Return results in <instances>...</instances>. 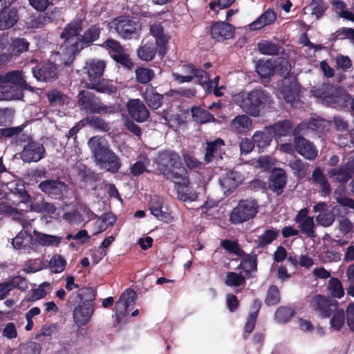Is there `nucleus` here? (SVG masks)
I'll use <instances>...</instances> for the list:
<instances>
[{
	"instance_id": "nucleus-1",
	"label": "nucleus",
	"mask_w": 354,
	"mask_h": 354,
	"mask_svg": "<svg viewBox=\"0 0 354 354\" xmlns=\"http://www.w3.org/2000/svg\"><path fill=\"white\" fill-rule=\"evenodd\" d=\"M236 105L247 115L257 118L261 111L271 102L270 93L261 87L250 91H242L233 97Z\"/></svg>"
},
{
	"instance_id": "nucleus-2",
	"label": "nucleus",
	"mask_w": 354,
	"mask_h": 354,
	"mask_svg": "<svg viewBox=\"0 0 354 354\" xmlns=\"http://www.w3.org/2000/svg\"><path fill=\"white\" fill-rule=\"evenodd\" d=\"M156 163L158 171L165 179L171 182L185 179L188 171L176 151L171 149L160 151Z\"/></svg>"
},
{
	"instance_id": "nucleus-3",
	"label": "nucleus",
	"mask_w": 354,
	"mask_h": 354,
	"mask_svg": "<svg viewBox=\"0 0 354 354\" xmlns=\"http://www.w3.org/2000/svg\"><path fill=\"white\" fill-rule=\"evenodd\" d=\"M106 66L105 61L98 59H90L85 62L83 70L88 80L86 84V88L107 94L115 91V87L103 77Z\"/></svg>"
},
{
	"instance_id": "nucleus-4",
	"label": "nucleus",
	"mask_w": 354,
	"mask_h": 354,
	"mask_svg": "<svg viewBox=\"0 0 354 354\" xmlns=\"http://www.w3.org/2000/svg\"><path fill=\"white\" fill-rule=\"evenodd\" d=\"M96 293L91 287H84L73 292L70 299L80 300L73 311V322L78 328L85 326L90 321L95 311V299Z\"/></svg>"
},
{
	"instance_id": "nucleus-5",
	"label": "nucleus",
	"mask_w": 354,
	"mask_h": 354,
	"mask_svg": "<svg viewBox=\"0 0 354 354\" xmlns=\"http://www.w3.org/2000/svg\"><path fill=\"white\" fill-rule=\"evenodd\" d=\"M88 145L97 164L110 173L118 171L122 166L121 160L105 140L94 136L89 139Z\"/></svg>"
},
{
	"instance_id": "nucleus-6",
	"label": "nucleus",
	"mask_w": 354,
	"mask_h": 354,
	"mask_svg": "<svg viewBox=\"0 0 354 354\" xmlns=\"http://www.w3.org/2000/svg\"><path fill=\"white\" fill-rule=\"evenodd\" d=\"M118 35L124 39H138L140 37L142 25L139 21L129 16L121 15L115 18L111 23Z\"/></svg>"
},
{
	"instance_id": "nucleus-7",
	"label": "nucleus",
	"mask_w": 354,
	"mask_h": 354,
	"mask_svg": "<svg viewBox=\"0 0 354 354\" xmlns=\"http://www.w3.org/2000/svg\"><path fill=\"white\" fill-rule=\"evenodd\" d=\"M102 28L99 24L90 26L81 35L77 37L75 42L72 45L73 54L68 55L67 59H64L65 66H70L75 60V56L84 48L90 46L95 41L100 39Z\"/></svg>"
},
{
	"instance_id": "nucleus-8",
	"label": "nucleus",
	"mask_w": 354,
	"mask_h": 354,
	"mask_svg": "<svg viewBox=\"0 0 354 354\" xmlns=\"http://www.w3.org/2000/svg\"><path fill=\"white\" fill-rule=\"evenodd\" d=\"M258 212L259 204L256 200H241L232 210L229 221L234 225L241 224L254 218Z\"/></svg>"
},
{
	"instance_id": "nucleus-9",
	"label": "nucleus",
	"mask_w": 354,
	"mask_h": 354,
	"mask_svg": "<svg viewBox=\"0 0 354 354\" xmlns=\"http://www.w3.org/2000/svg\"><path fill=\"white\" fill-rule=\"evenodd\" d=\"M77 97L80 109L84 111L86 113H106L111 109V106L104 104L99 97L88 91H80Z\"/></svg>"
},
{
	"instance_id": "nucleus-10",
	"label": "nucleus",
	"mask_w": 354,
	"mask_h": 354,
	"mask_svg": "<svg viewBox=\"0 0 354 354\" xmlns=\"http://www.w3.org/2000/svg\"><path fill=\"white\" fill-rule=\"evenodd\" d=\"M137 297L136 292L131 289H126L120 296L115 305V321L120 324L129 322L128 308L133 304Z\"/></svg>"
},
{
	"instance_id": "nucleus-11",
	"label": "nucleus",
	"mask_w": 354,
	"mask_h": 354,
	"mask_svg": "<svg viewBox=\"0 0 354 354\" xmlns=\"http://www.w3.org/2000/svg\"><path fill=\"white\" fill-rule=\"evenodd\" d=\"M338 305L337 300L319 294L313 296L310 301L311 309L322 319L330 317L338 308Z\"/></svg>"
},
{
	"instance_id": "nucleus-12",
	"label": "nucleus",
	"mask_w": 354,
	"mask_h": 354,
	"mask_svg": "<svg viewBox=\"0 0 354 354\" xmlns=\"http://www.w3.org/2000/svg\"><path fill=\"white\" fill-rule=\"evenodd\" d=\"M83 22L82 19H76L66 25L64 28L60 37L64 39V45L65 49L68 50V55L73 54V44L77 39L80 32L82 30Z\"/></svg>"
},
{
	"instance_id": "nucleus-13",
	"label": "nucleus",
	"mask_w": 354,
	"mask_h": 354,
	"mask_svg": "<svg viewBox=\"0 0 354 354\" xmlns=\"http://www.w3.org/2000/svg\"><path fill=\"white\" fill-rule=\"evenodd\" d=\"M32 73L37 80L45 82H53L59 77L58 66L49 60L37 63Z\"/></svg>"
},
{
	"instance_id": "nucleus-14",
	"label": "nucleus",
	"mask_w": 354,
	"mask_h": 354,
	"mask_svg": "<svg viewBox=\"0 0 354 354\" xmlns=\"http://www.w3.org/2000/svg\"><path fill=\"white\" fill-rule=\"evenodd\" d=\"M46 149L41 143L30 140L24 145L20 158L24 162H37L44 157Z\"/></svg>"
},
{
	"instance_id": "nucleus-15",
	"label": "nucleus",
	"mask_w": 354,
	"mask_h": 354,
	"mask_svg": "<svg viewBox=\"0 0 354 354\" xmlns=\"http://www.w3.org/2000/svg\"><path fill=\"white\" fill-rule=\"evenodd\" d=\"M59 12L58 8L55 7L54 9L44 13H36L29 15L25 19V25L28 29L41 28L46 24L53 22L56 19V13Z\"/></svg>"
},
{
	"instance_id": "nucleus-16",
	"label": "nucleus",
	"mask_w": 354,
	"mask_h": 354,
	"mask_svg": "<svg viewBox=\"0 0 354 354\" xmlns=\"http://www.w3.org/2000/svg\"><path fill=\"white\" fill-rule=\"evenodd\" d=\"M287 184V174L283 169L274 168L268 177V189L277 196L283 193Z\"/></svg>"
},
{
	"instance_id": "nucleus-17",
	"label": "nucleus",
	"mask_w": 354,
	"mask_h": 354,
	"mask_svg": "<svg viewBox=\"0 0 354 354\" xmlns=\"http://www.w3.org/2000/svg\"><path fill=\"white\" fill-rule=\"evenodd\" d=\"M38 188L45 194L52 198H60L68 189V185L59 179H46L41 181Z\"/></svg>"
},
{
	"instance_id": "nucleus-18",
	"label": "nucleus",
	"mask_w": 354,
	"mask_h": 354,
	"mask_svg": "<svg viewBox=\"0 0 354 354\" xmlns=\"http://www.w3.org/2000/svg\"><path fill=\"white\" fill-rule=\"evenodd\" d=\"M295 150L305 159L313 160L317 156V149L313 142L305 138L295 135Z\"/></svg>"
},
{
	"instance_id": "nucleus-19",
	"label": "nucleus",
	"mask_w": 354,
	"mask_h": 354,
	"mask_svg": "<svg viewBox=\"0 0 354 354\" xmlns=\"http://www.w3.org/2000/svg\"><path fill=\"white\" fill-rule=\"evenodd\" d=\"M127 109L131 118L137 122H143L150 116L149 110L139 99L130 100L127 102Z\"/></svg>"
},
{
	"instance_id": "nucleus-20",
	"label": "nucleus",
	"mask_w": 354,
	"mask_h": 354,
	"mask_svg": "<svg viewBox=\"0 0 354 354\" xmlns=\"http://www.w3.org/2000/svg\"><path fill=\"white\" fill-rule=\"evenodd\" d=\"M234 27L226 21L214 22L210 28V35L216 41H223L233 37Z\"/></svg>"
},
{
	"instance_id": "nucleus-21",
	"label": "nucleus",
	"mask_w": 354,
	"mask_h": 354,
	"mask_svg": "<svg viewBox=\"0 0 354 354\" xmlns=\"http://www.w3.org/2000/svg\"><path fill=\"white\" fill-rule=\"evenodd\" d=\"M185 179L172 181L177 189L178 198L182 201H194L197 199L196 192L189 187L190 180L188 172Z\"/></svg>"
},
{
	"instance_id": "nucleus-22",
	"label": "nucleus",
	"mask_w": 354,
	"mask_h": 354,
	"mask_svg": "<svg viewBox=\"0 0 354 354\" xmlns=\"http://www.w3.org/2000/svg\"><path fill=\"white\" fill-rule=\"evenodd\" d=\"M317 97L322 99L330 106H335L338 104L342 98V92L333 84L323 85L317 91Z\"/></svg>"
},
{
	"instance_id": "nucleus-23",
	"label": "nucleus",
	"mask_w": 354,
	"mask_h": 354,
	"mask_svg": "<svg viewBox=\"0 0 354 354\" xmlns=\"http://www.w3.org/2000/svg\"><path fill=\"white\" fill-rule=\"evenodd\" d=\"M277 20V15L273 9H268L254 21L248 25L251 31L259 30L264 27L273 24Z\"/></svg>"
},
{
	"instance_id": "nucleus-24",
	"label": "nucleus",
	"mask_w": 354,
	"mask_h": 354,
	"mask_svg": "<svg viewBox=\"0 0 354 354\" xmlns=\"http://www.w3.org/2000/svg\"><path fill=\"white\" fill-rule=\"evenodd\" d=\"M272 137L275 139L280 138L290 135L293 124L288 120L278 121L273 124L267 126Z\"/></svg>"
},
{
	"instance_id": "nucleus-25",
	"label": "nucleus",
	"mask_w": 354,
	"mask_h": 354,
	"mask_svg": "<svg viewBox=\"0 0 354 354\" xmlns=\"http://www.w3.org/2000/svg\"><path fill=\"white\" fill-rule=\"evenodd\" d=\"M224 145V140L220 138H218L213 141H207L206 142V148L204 155L205 162L207 163L212 162L217 156L221 158V148Z\"/></svg>"
},
{
	"instance_id": "nucleus-26",
	"label": "nucleus",
	"mask_w": 354,
	"mask_h": 354,
	"mask_svg": "<svg viewBox=\"0 0 354 354\" xmlns=\"http://www.w3.org/2000/svg\"><path fill=\"white\" fill-rule=\"evenodd\" d=\"M19 19L16 8H6L0 12V30H4L14 26Z\"/></svg>"
},
{
	"instance_id": "nucleus-27",
	"label": "nucleus",
	"mask_w": 354,
	"mask_h": 354,
	"mask_svg": "<svg viewBox=\"0 0 354 354\" xmlns=\"http://www.w3.org/2000/svg\"><path fill=\"white\" fill-rule=\"evenodd\" d=\"M143 98L152 109H158L163 102V95L156 91V88L147 86L143 93Z\"/></svg>"
},
{
	"instance_id": "nucleus-28",
	"label": "nucleus",
	"mask_w": 354,
	"mask_h": 354,
	"mask_svg": "<svg viewBox=\"0 0 354 354\" xmlns=\"http://www.w3.org/2000/svg\"><path fill=\"white\" fill-rule=\"evenodd\" d=\"M50 106L54 109H64L69 102V97L57 89H53L47 93Z\"/></svg>"
},
{
	"instance_id": "nucleus-29",
	"label": "nucleus",
	"mask_w": 354,
	"mask_h": 354,
	"mask_svg": "<svg viewBox=\"0 0 354 354\" xmlns=\"http://www.w3.org/2000/svg\"><path fill=\"white\" fill-rule=\"evenodd\" d=\"M12 244L15 249L26 252L27 250L32 248L35 241L30 234H28L26 232L21 231L12 239Z\"/></svg>"
},
{
	"instance_id": "nucleus-30",
	"label": "nucleus",
	"mask_w": 354,
	"mask_h": 354,
	"mask_svg": "<svg viewBox=\"0 0 354 354\" xmlns=\"http://www.w3.org/2000/svg\"><path fill=\"white\" fill-rule=\"evenodd\" d=\"M272 139V135L267 126L261 131H257L252 136V140H254L256 147L259 150L270 146Z\"/></svg>"
},
{
	"instance_id": "nucleus-31",
	"label": "nucleus",
	"mask_w": 354,
	"mask_h": 354,
	"mask_svg": "<svg viewBox=\"0 0 354 354\" xmlns=\"http://www.w3.org/2000/svg\"><path fill=\"white\" fill-rule=\"evenodd\" d=\"M117 217L111 212H106L102 214L94 223L95 232L97 234L105 231L109 227L114 225Z\"/></svg>"
},
{
	"instance_id": "nucleus-32",
	"label": "nucleus",
	"mask_w": 354,
	"mask_h": 354,
	"mask_svg": "<svg viewBox=\"0 0 354 354\" xmlns=\"http://www.w3.org/2000/svg\"><path fill=\"white\" fill-rule=\"evenodd\" d=\"M250 115L245 114L238 115L230 122V127L237 133L246 132L252 125Z\"/></svg>"
},
{
	"instance_id": "nucleus-33",
	"label": "nucleus",
	"mask_w": 354,
	"mask_h": 354,
	"mask_svg": "<svg viewBox=\"0 0 354 354\" xmlns=\"http://www.w3.org/2000/svg\"><path fill=\"white\" fill-rule=\"evenodd\" d=\"M311 179L315 185H318L324 196L329 195L331 192L330 185L320 167H316L313 171Z\"/></svg>"
},
{
	"instance_id": "nucleus-34",
	"label": "nucleus",
	"mask_w": 354,
	"mask_h": 354,
	"mask_svg": "<svg viewBox=\"0 0 354 354\" xmlns=\"http://www.w3.org/2000/svg\"><path fill=\"white\" fill-rule=\"evenodd\" d=\"M181 74L178 73H174L173 77L175 80L180 83L190 82L194 78V72L196 71V68L192 64H186L180 66Z\"/></svg>"
},
{
	"instance_id": "nucleus-35",
	"label": "nucleus",
	"mask_w": 354,
	"mask_h": 354,
	"mask_svg": "<svg viewBox=\"0 0 354 354\" xmlns=\"http://www.w3.org/2000/svg\"><path fill=\"white\" fill-rule=\"evenodd\" d=\"M158 52L157 48L153 41L142 43V45L137 50L138 57L143 61H151L156 56Z\"/></svg>"
},
{
	"instance_id": "nucleus-36",
	"label": "nucleus",
	"mask_w": 354,
	"mask_h": 354,
	"mask_svg": "<svg viewBox=\"0 0 354 354\" xmlns=\"http://www.w3.org/2000/svg\"><path fill=\"white\" fill-rule=\"evenodd\" d=\"M191 113L193 120L198 124H205L216 120L214 116L208 110L201 106H192Z\"/></svg>"
},
{
	"instance_id": "nucleus-37",
	"label": "nucleus",
	"mask_w": 354,
	"mask_h": 354,
	"mask_svg": "<svg viewBox=\"0 0 354 354\" xmlns=\"http://www.w3.org/2000/svg\"><path fill=\"white\" fill-rule=\"evenodd\" d=\"M274 62L272 59H259L256 64V72L261 78L270 79L274 75Z\"/></svg>"
},
{
	"instance_id": "nucleus-38",
	"label": "nucleus",
	"mask_w": 354,
	"mask_h": 354,
	"mask_svg": "<svg viewBox=\"0 0 354 354\" xmlns=\"http://www.w3.org/2000/svg\"><path fill=\"white\" fill-rule=\"evenodd\" d=\"M261 306V302L259 299H255L253 302L252 309L253 310L250 312L247 321L245 324L244 331L246 333H251L256 325V322L258 317L259 311Z\"/></svg>"
},
{
	"instance_id": "nucleus-39",
	"label": "nucleus",
	"mask_w": 354,
	"mask_h": 354,
	"mask_svg": "<svg viewBox=\"0 0 354 354\" xmlns=\"http://www.w3.org/2000/svg\"><path fill=\"white\" fill-rule=\"evenodd\" d=\"M279 233V232L277 229H266L262 234L258 236V239L257 241V248H263L271 244L278 238Z\"/></svg>"
},
{
	"instance_id": "nucleus-40",
	"label": "nucleus",
	"mask_w": 354,
	"mask_h": 354,
	"mask_svg": "<svg viewBox=\"0 0 354 354\" xmlns=\"http://www.w3.org/2000/svg\"><path fill=\"white\" fill-rule=\"evenodd\" d=\"M274 73H276L284 78H288L292 69L290 62L284 57H277L274 59Z\"/></svg>"
},
{
	"instance_id": "nucleus-41",
	"label": "nucleus",
	"mask_w": 354,
	"mask_h": 354,
	"mask_svg": "<svg viewBox=\"0 0 354 354\" xmlns=\"http://www.w3.org/2000/svg\"><path fill=\"white\" fill-rule=\"evenodd\" d=\"M289 167L292 169L293 174L299 179H303L307 174L309 164L304 162L299 158L292 160L289 162Z\"/></svg>"
},
{
	"instance_id": "nucleus-42",
	"label": "nucleus",
	"mask_w": 354,
	"mask_h": 354,
	"mask_svg": "<svg viewBox=\"0 0 354 354\" xmlns=\"http://www.w3.org/2000/svg\"><path fill=\"white\" fill-rule=\"evenodd\" d=\"M259 52L263 55H276L280 52L281 46L277 43L268 40H261L257 44Z\"/></svg>"
},
{
	"instance_id": "nucleus-43",
	"label": "nucleus",
	"mask_w": 354,
	"mask_h": 354,
	"mask_svg": "<svg viewBox=\"0 0 354 354\" xmlns=\"http://www.w3.org/2000/svg\"><path fill=\"white\" fill-rule=\"evenodd\" d=\"M295 315V310L288 306H281L277 308L274 313V319L279 324L288 323Z\"/></svg>"
},
{
	"instance_id": "nucleus-44",
	"label": "nucleus",
	"mask_w": 354,
	"mask_h": 354,
	"mask_svg": "<svg viewBox=\"0 0 354 354\" xmlns=\"http://www.w3.org/2000/svg\"><path fill=\"white\" fill-rule=\"evenodd\" d=\"M333 316L330 320V328L335 330L339 331L344 326L346 317L343 309H337L332 314Z\"/></svg>"
},
{
	"instance_id": "nucleus-45",
	"label": "nucleus",
	"mask_w": 354,
	"mask_h": 354,
	"mask_svg": "<svg viewBox=\"0 0 354 354\" xmlns=\"http://www.w3.org/2000/svg\"><path fill=\"white\" fill-rule=\"evenodd\" d=\"M281 93L287 102L294 103L297 100L299 93L296 82H290L289 85H285Z\"/></svg>"
},
{
	"instance_id": "nucleus-46",
	"label": "nucleus",
	"mask_w": 354,
	"mask_h": 354,
	"mask_svg": "<svg viewBox=\"0 0 354 354\" xmlns=\"http://www.w3.org/2000/svg\"><path fill=\"white\" fill-rule=\"evenodd\" d=\"M236 173L230 172L220 179L221 185L227 192L233 191L240 183L241 180L236 179Z\"/></svg>"
},
{
	"instance_id": "nucleus-47",
	"label": "nucleus",
	"mask_w": 354,
	"mask_h": 354,
	"mask_svg": "<svg viewBox=\"0 0 354 354\" xmlns=\"http://www.w3.org/2000/svg\"><path fill=\"white\" fill-rule=\"evenodd\" d=\"M328 290L330 291L332 297L335 298H341L344 295V290L342 282L339 279L335 277H332L328 281Z\"/></svg>"
},
{
	"instance_id": "nucleus-48",
	"label": "nucleus",
	"mask_w": 354,
	"mask_h": 354,
	"mask_svg": "<svg viewBox=\"0 0 354 354\" xmlns=\"http://www.w3.org/2000/svg\"><path fill=\"white\" fill-rule=\"evenodd\" d=\"M194 78L197 79V82L203 87H205L209 92H211L214 86L213 81L209 80L207 73L203 69L199 68H196L194 72Z\"/></svg>"
},
{
	"instance_id": "nucleus-49",
	"label": "nucleus",
	"mask_w": 354,
	"mask_h": 354,
	"mask_svg": "<svg viewBox=\"0 0 354 354\" xmlns=\"http://www.w3.org/2000/svg\"><path fill=\"white\" fill-rule=\"evenodd\" d=\"M86 122L91 127L98 129L101 131L107 132L110 129L109 123L106 122L102 118L94 115L87 116L84 118Z\"/></svg>"
},
{
	"instance_id": "nucleus-50",
	"label": "nucleus",
	"mask_w": 354,
	"mask_h": 354,
	"mask_svg": "<svg viewBox=\"0 0 354 354\" xmlns=\"http://www.w3.org/2000/svg\"><path fill=\"white\" fill-rule=\"evenodd\" d=\"M48 266L52 272L60 273L64 270L66 261L60 254H57L50 259Z\"/></svg>"
},
{
	"instance_id": "nucleus-51",
	"label": "nucleus",
	"mask_w": 354,
	"mask_h": 354,
	"mask_svg": "<svg viewBox=\"0 0 354 354\" xmlns=\"http://www.w3.org/2000/svg\"><path fill=\"white\" fill-rule=\"evenodd\" d=\"M37 241L43 246H57L62 241V237L46 234L38 233Z\"/></svg>"
},
{
	"instance_id": "nucleus-52",
	"label": "nucleus",
	"mask_w": 354,
	"mask_h": 354,
	"mask_svg": "<svg viewBox=\"0 0 354 354\" xmlns=\"http://www.w3.org/2000/svg\"><path fill=\"white\" fill-rule=\"evenodd\" d=\"M136 81L140 84H147L154 77V72L151 68H138L136 71Z\"/></svg>"
},
{
	"instance_id": "nucleus-53",
	"label": "nucleus",
	"mask_w": 354,
	"mask_h": 354,
	"mask_svg": "<svg viewBox=\"0 0 354 354\" xmlns=\"http://www.w3.org/2000/svg\"><path fill=\"white\" fill-rule=\"evenodd\" d=\"M30 43L25 38L16 37L12 39L11 48L13 53L20 55L27 52L29 49Z\"/></svg>"
},
{
	"instance_id": "nucleus-54",
	"label": "nucleus",
	"mask_w": 354,
	"mask_h": 354,
	"mask_svg": "<svg viewBox=\"0 0 354 354\" xmlns=\"http://www.w3.org/2000/svg\"><path fill=\"white\" fill-rule=\"evenodd\" d=\"M329 174L333 178L334 180L342 184L347 183L351 178L343 165L340 167L330 169Z\"/></svg>"
},
{
	"instance_id": "nucleus-55",
	"label": "nucleus",
	"mask_w": 354,
	"mask_h": 354,
	"mask_svg": "<svg viewBox=\"0 0 354 354\" xmlns=\"http://www.w3.org/2000/svg\"><path fill=\"white\" fill-rule=\"evenodd\" d=\"M280 299V292L278 287L275 285L270 286L266 292L265 303L268 306H274L279 303Z\"/></svg>"
},
{
	"instance_id": "nucleus-56",
	"label": "nucleus",
	"mask_w": 354,
	"mask_h": 354,
	"mask_svg": "<svg viewBox=\"0 0 354 354\" xmlns=\"http://www.w3.org/2000/svg\"><path fill=\"white\" fill-rule=\"evenodd\" d=\"M6 282L8 285L10 291L15 288L19 289L22 291H25L28 288V282L26 277L20 275L12 277Z\"/></svg>"
},
{
	"instance_id": "nucleus-57",
	"label": "nucleus",
	"mask_w": 354,
	"mask_h": 354,
	"mask_svg": "<svg viewBox=\"0 0 354 354\" xmlns=\"http://www.w3.org/2000/svg\"><path fill=\"white\" fill-rule=\"evenodd\" d=\"M101 46L108 50L111 56L113 54H118L121 53V51H124V48L121 44L118 41L111 38L107 39L101 44Z\"/></svg>"
},
{
	"instance_id": "nucleus-58",
	"label": "nucleus",
	"mask_w": 354,
	"mask_h": 354,
	"mask_svg": "<svg viewBox=\"0 0 354 354\" xmlns=\"http://www.w3.org/2000/svg\"><path fill=\"white\" fill-rule=\"evenodd\" d=\"M221 245L223 248L227 250L229 253L233 254L238 257L243 254V251L240 248L239 243L236 241H231L230 239H224L221 242Z\"/></svg>"
},
{
	"instance_id": "nucleus-59",
	"label": "nucleus",
	"mask_w": 354,
	"mask_h": 354,
	"mask_svg": "<svg viewBox=\"0 0 354 354\" xmlns=\"http://www.w3.org/2000/svg\"><path fill=\"white\" fill-rule=\"evenodd\" d=\"M44 268H46V266L44 261L40 259H36L27 261L24 264L23 271L26 273H35Z\"/></svg>"
},
{
	"instance_id": "nucleus-60",
	"label": "nucleus",
	"mask_w": 354,
	"mask_h": 354,
	"mask_svg": "<svg viewBox=\"0 0 354 354\" xmlns=\"http://www.w3.org/2000/svg\"><path fill=\"white\" fill-rule=\"evenodd\" d=\"M111 58L118 64H120L124 68L127 69H132L134 64L129 57V55L124 51H121L118 54L111 55Z\"/></svg>"
},
{
	"instance_id": "nucleus-61",
	"label": "nucleus",
	"mask_w": 354,
	"mask_h": 354,
	"mask_svg": "<svg viewBox=\"0 0 354 354\" xmlns=\"http://www.w3.org/2000/svg\"><path fill=\"white\" fill-rule=\"evenodd\" d=\"M225 283L228 286L239 287L245 283V279L241 274L229 272L227 274Z\"/></svg>"
},
{
	"instance_id": "nucleus-62",
	"label": "nucleus",
	"mask_w": 354,
	"mask_h": 354,
	"mask_svg": "<svg viewBox=\"0 0 354 354\" xmlns=\"http://www.w3.org/2000/svg\"><path fill=\"white\" fill-rule=\"evenodd\" d=\"M309 7L311 9L312 14L315 15L317 19L322 17L327 9V6L323 0H312Z\"/></svg>"
},
{
	"instance_id": "nucleus-63",
	"label": "nucleus",
	"mask_w": 354,
	"mask_h": 354,
	"mask_svg": "<svg viewBox=\"0 0 354 354\" xmlns=\"http://www.w3.org/2000/svg\"><path fill=\"white\" fill-rule=\"evenodd\" d=\"M301 232L308 237L315 236V223L313 217L308 218L301 223H299Z\"/></svg>"
},
{
	"instance_id": "nucleus-64",
	"label": "nucleus",
	"mask_w": 354,
	"mask_h": 354,
	"mask_svg": "<svg viewBox=\"0 0 354 354\" xmlns=\"http://www.w3.org/2000/svg\"><path fill=\"white\" fill-rule=\"evenodd\" d=\"M22 354H40L41 352V345L35 342H30L20 345Z\"/></svg>"
}]
</instances>
